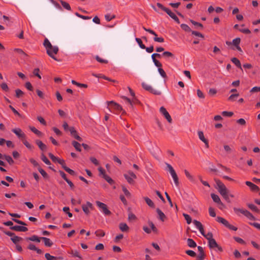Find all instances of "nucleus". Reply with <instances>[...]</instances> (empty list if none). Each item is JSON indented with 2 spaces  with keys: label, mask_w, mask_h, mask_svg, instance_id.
Instances as JSON below:
<instances>
[{
  "label": "nucleus",
  "mask_w": 260,
  "mask_h": 260,
  "mask_svg": "<svg viewBox=\"0 0 260 260\" xmlns=\"http://www.w3.org/2000/svg\"><path fill=\"white\" fill-rule=\"evenodd\" d=\"M105 19L106 20V21L109 22V21H111V20H112L113 19H114L115 18V15H111L110 14H107L105 15Z\"/></svg>",
  "instance_id": "52"
},
{
  "label": "nucleus",
  "mask_w": 260,
  "mask_h": 260,
  "mask_svg": "<svg viewBox=\"0 0 260 260\" xmlns=\"http://www.w3.org/2000/svg\"><path fill=\"white\" fill-rule=\"evenodd\" d=\"M247 206L253 212L256 213H259L260 212V210L258 209V208L253 204L249 203L247 204Z\"/></svg>",
  "instance_id": "29"
},
{
  "label": "nucleus",
  "mask_w": 260,
  "mask_h": 260,
  "mask_svg": "<svg viewBox=\"0 0 260 260\" xmlns=\"http://www.w3.org/2000/svg\"><path fill=\"white\" fill-rule=\"evenodd\" d=\"M240 38H237L235 39H234L232 41V44L234 45L235 47L239 45L240 43Z\"/></svg>",
  "instance_id": "56"
},
{
  "label": "nucleus",
  "mask_w": 260,
  "mask_h": 260,
  "mask_svg": "<svg viewBox=\"0 0 260 260\" xmlns=\"http://www.w3.org/2000/svg\"><path fill=\"white\" fill-rule=\"evenodd\" d=\"M124 177L130 184H133L135 183V179L137 178L136 175L131 171H129L126 174H124Z\"/></svg>",
  "instance_id": "5"
},
{
  "label": "nucleus",
  "mask_w": 260,
  "mask_h": 260,
  "mask_svg": "<svg viewBox=\"0 0 260 260\" xmlns=\"http://www.w3.org/2000/svg\"><path fill=\"white\" fill-rule=\"evenodd\" d=\"M244 25L243 24L241 26V27L239 28V30L244 34H249L251 31L248 28H243Z\"/></svg>",
  "instance_id": "38"
},
{
  "label": "nucleus",
  "mask_w": 260,
  "mask_h": 260,
  "mask_svg": "<svg viewBox=\"0 0 260 260\" xmlns=\"http://www.w3.org/2000/svg\"><path fill=\"white\" fill-rule=\"evenodd\" d=\"M206 239L209 241L211 240L214 239L213 238V234L211 232L208 233L207 234H205L204 231H203V234H202Z\"/></svg>",
  "instance_id": "33"
},
{
  "label": "nucleus",
  "mask_w": 260,
  "mask_h": 260,
  "mask_svg": "<svg viewBox=\"0 0 260 260\" xmlns=\"http://www.w3.org/2000/svg\"><path fill=\"white\" fill-rule=\"evenodd\" d=\"M155 56H157V57L159 58L161 56L160 54L158 53H153L151 55V58L153 60V62H154L155 66L158 68H160L162 66L161 63L159 62L155 58Z\"/></svg>",
  "instance_id": "14"
},
{
  "label": "nucleus",
  "mask_w": 260,
  "mask_h": 260,
  "mask_svg": "<svg viewBox=\"0 0 260 260\" xmlns=\"http://www.w3.org/2000/svg\"><path fill=\"white\" fill-rule=\"evenodd\" d=\"M38 171L41 173V174L43 176L44 178H47L48 177V174L42 168H39Z\"/></svg>",
  "instance_id": "59"
},
{
  "label": "nucleus",
  "mask_w": 260,
  "mask_h": 260,
  "mask_svg": "<svg viewBox=\"0 0 260 260\" xmlns=\"http://www.w3.org/2000/svg\"><path fill=\"white\" fill-rule=\"evenodd\" d=\"M75 14L77 17H78L82 19H84V20H88V19H91V17L82 15L80 14L79 13H78V12H76L75 13Z\"/></svg>",
  "instance_id": "50"
},
{
  "label": "nucleus",
  "mask_w": 260,
  "mask_h": 260,
  "mask_svg": "<svg viewBox=\"0 0 260 260\" xmlns=\"http://www.w3.org/2000/svg\"><path fill=\"white\" fill-rule=\"evenodd\" d=\"M135 40L141 49H144L145 48H146L145 46L143 44L142 40L140 38H136L135 39Z\"/></svg>",
  "instance_id": "46"
},
{
  "label": "nucleus",
  "mask_w": 260,
  "mask_h": 260,
  "mask_svg": "<svg viewBox=\"0 0 260 260\" xmlns=\"http://www.w3.org/2000/svg\"><path fill=\"white\" fill-rule=\"evenodd\" d=\"M62 210L64 212H65L66 213H67L68 215V216L69 217H72V216H73L71 212H70V211H69V210H70L69 207H64L63 208Z\"/></svg>",
  "instance_id": "55"
},
{
  "label": "nucleus",
  "mask_w": 260,
  "mask_h": 260,
  "mask_svg": "<svg viewBox=\"0 0 260 260\" xmlns=\"http://www.w3.org/2000/svg\"><path fill=\"white\" fill-rule=\"evenodd\" d=\"M216 220L217 222L223 224L226 227H227L229 223L226 219L221 217H217Z\"/></svg>",
  "instance_id": "27"
},
{
  "label": "nucleus",
  "mask_w": 260,
  "mask_h": 260,
  "mask_svg": "<svg viewBox=\"0 0 260 260\" xmlns=\"http://www.w3.org/2000/svg\"><path fill=\"white\" fill-rule=\"evenodd\" d=\"M122 98L125 101L126 103L130 104L132 107L133 106V104L136 103L137 101V100L135 98H134L133 100H131L129 99L124 96H122Z\"/></svg>",
  "instance_id": "25"
},
{
  "label": "nucleus",
  "mask_w": 260,
  "mask_h": 260,
  "mask_svg": "<svg viewBox=\"0 0 260 260\" xmlns=\"http://www.w3.org/2000/svg\"><path fill=\"white\" fill-rule=\"evenodd\" d=\"M159 111L169 123H171L172 122V119L165 108L161 107L159 109Z\"/></svg>",
  "instance_id": "10"
},
{
  "label": "nucleus",
  "mask_w": 260,
  "mask_h": 260,
  "mask_svg": "<svg viewBox=\"0 0 260 260\" xmlns=\"http://www.w3.org/2000/svg\"><path fill=\"white\" fill-rule=\"evenodd\" d=\"M40 70L39 68L35 69L33 71V74L35 76L38 77L40 79H41V76L39 74Z\"/></svg>",
  "instance_id": "60"
},
{
  "label": "nucleus",
  "mask_w": 260,
  "mask_h": 260,
  "mask_svg": "<svg viewBox=\"0 0 260 260\" xmlns=\"http://www.w3.org/2000/svg\"><path fill=\"white\" fill-rule=\"evenodd\" d=\"M10 229L18 232H26L28 231V229L24 226L15 225L10 227Z\"/></svg>",
  "instance_id": "15"
},
{
  "label": "nucleus",
  "mask_w": 260,
  "mask_h": 260,
  "mask_svg": "<svg viewBox=\"0 0 260 260\" xmlns=\"http://www.w3.org/2000/svg\"><path fill=\"white\" fill-rule=\"evenodd\" d=\"M183 215L185 219L186 220L187 223V224L191 223V222L192 221V219H191V217L188 214H187L186 213H183Z\"/></svg>",
  "instance_id": "47"
},
{
  "label": "nucleus",
  "mask_w": 260,
  "mask_h": 260,
  "mask_svg": "<svg viewBox=\"0 0 260 260\" xmlns=\"http://www.w3.org/2000/svg\"><path fill=\"white\" fill-rule=\"evenodd\" d=\"M110 184H113L114 183V180L109 176L104 175V178Z\"/></svg>",
  "instance_id": "54"
},
{
  "label": "nucleus",
  "mask_w": 260,
  "mask_h": 260,
  "mask_svg": "<svg viewBox=\"0 0 260 260\" xmlns=\"http://www.w3.org/2000/svg\"><path fill=\"white\" fill-rule=\"evenodd\" d=\"M50 2L52 3L55 7L56 8L59 10H62L61 7L56 1L54 0H50Z\"/></svg>",
  "instance_id": "53"
},
{
  "label": "nucleus",
  "mask_w": 260,
  "mask_h": 260,
  "mask_svg": "<svg viewBox=\"0 0 260 260\" xmlns=\"http://www.w3.org/2000/svg\"><path fill=\"white\" fill-rule=\"evenodd\" d=\"M60 3L61 4L62 7L66 10H68V11H70L71 10V8L70 6V5L66 2H64L62 0H59Z\"/></svg>",
  "instance_id": "37"
},
{
  "label": "nucleus",
  "mask_w": 260,
  "mask_h": 260,
  "mask_svg": "<svg viewBox=\"0 0 260 260\" xmlns=\"http://www.w3.org/2000/svg\"><path fill=\"white\" fill-rule=\"evenodd\" d=\"M166 12L167 13L168 15H169L170 17H171L172 19H174V18L176 16L174 13H173L170 9L168 8L166 10Z\"/></svg>",
  "instance_id": "64"
},
{
  "label": "nucleus",
  "mask_w": 260,
  "mask_h": 260,
  "mask_svg": "<svg viewBox=\"0 0 260 260\" xmlns=\"http://www.w3.org/2000/svg\"><path fill=\"white\" fill-rule=\"evenodd\" d=\"M158 71L159 72V73L160 74V75L163 77V78H166L167 77V75H166V74L165 73V72L164 71V70L161 69L160 67V68H158Z\"/></svg>",
  "instance_id": "63"
},
{
  "label": "nucleus",
  "mask_w": 260,
  "mask_h": 260,
  "mask_svg": "<svg viewBox=\"0 0 260 260\" xmlns=\"http://www.w3.org/2000/svg\"><path fill=\"white\" fill-rule=\"evenodd\" d=\"M96 204L100 208L101 212H102L105 215H110L111 212L108 210L107 205L100 201H96Z\"/></svg>",
  "instance_id": "6"
},
{
  "label": "nucleus",
  "mask_w": 260,
  "mask_h": 260,
  "mask_svg": "<svg viewBox=\"0 0 260 260\" xmlns=\"http://www.w3.org/2000/svg\"><path fill=\"white\" fill-rule=\"evenodd\" d=\"M208 245L210 249H214L216 251H222V249L221 246L218 245L215 240L214 239L213 240H210L208 242Z\"/></svg>",
  "instance_id": "7"
},
{
  "label": "nucleus",
  "mask_w": 260,
  "mask_h": 260,
  "mask_svg": "<svg viewBox=\"0 0 260 260\" xmlns=\"http://www.w3.org/2000/svg\"><path fill=\"white\" fill-rule=\"evenodd\" d=\"M243 214L247 218L250 220H255L254 217L253 215L248 210H245V211H243Z\"/></svg>",
  "instance_id": "26"
},
{
  "label": "nucleus",
  "mask_w": 260,
  "mask_h": 260,
  "mask_svg": "<svg viewBox=\"0 0 260 260\" xmlns=\"http://www.w3.org/2000/svg\"><path fill=\"white\" fill-rule=\"evenodd\" d=\"M156 212L158 215L159 219L161 221H164L166 218V216L165 214L159 208L156 209Z\"/></svg>",
  "instance_id": "21"
},
{
  "label": "nucleus",
  "mask_w": 260,
  "mask_h": 260,
  "mask_svg": "<svg viewBox=\"0 0 260 260\" xmlns=\"http://www.w3.org/2000/svg\"><path fill=\"white\" fill-rule=\"evenodd\" d=\"M218 192L228 203L231 202L230 197L234 198V196L232 194L229 193V191L225 186V185L219 180H215Z\"/></svg>",
  "instance_id": "1"
},
{
  "label": "nucleus",
  "mask_w": 260,
  "mask_h": 260,
  "mask_svg": "<svg viewBox=\"0 0 260 260\" xmlns=\"http://www.w3.org/2000/svg\"><path fill=\"white\" fill-rule=\"evenodd\" d=\"M184 173H185V175L186 176V177L191 182H194V177H193V176H192L190 173L187 170H184Z\"/></svg>",
  "instance_id": "35"
},
{
  "label": "nucleus",
  "mask_w": 260,
  "mask_h": 260,
  "mask_svg": "<svg viewBox=\"0 0 260 260\" xmlns=\"http://www.w3.org/2000/svg\"><path fill=\"white\" fill-rule=\"evenodd\" d=\"M11 240L15 244H17L19 242L22 240V238L15 235L13 237L11 238Z\"/></svg>",
  "instance_id": "34"
},
{
  "label": "nucleus",
  "mask_w": 260,
  "mask_h": 260,
  "mask_svg": "<svg viewBox=\"0 0 260 260\" xmlns=\"http://www.w3.org/2000/svg\"><path fill=\"white\" fill-rule=\"evenodd\" d=\"M29 129L31 130L32 132L35 133L37 136L39 137H42L43 136V133L41 131L38 130L35 127L29 126Z\"/></svg>",
  "instance_id": "28"
},
{
  "label": "nucleus",
  "mask_w": 260,
  "mask_h": 260,
  "mask_svg": "<svg viewBox=\"0 0 260 260\" xmlns=\"http://www.w3.org/2000/svg\"><path fill=\"white\" fill-rule=\"evenodd\" d=\"M209 215L211 216V217H215L216 216V213L215 212V210L214 209L212 208V207H210L209 208Z\"/></svg>",
  "instance_id": "62"
},
{
  "label": "nucleus",
  "mask_w": 260,
  "mask_h": 260,
  "mask_svg": "<svg viewBox=\"0 0 260 260\" xmlns=\"http://www.w3.org/2000/svg\"><path fill=\"white\" fill-rule=\"evenodd\" d=\"M41 239L44 242V244L47 247H51L53 245V242L50 239L46 237H41Z\"/></svg>",
  "instance_id": "22"
},
{
  "label": "nucleus",
  "mask_w": 260,
  "mask_h": 260,
  "mask_svg": "<svg viewBox=\"0 0 260 260\" xmlns=\"http://www.w3.org/2000/svg\"><path fill=\"white\" fill-rule=\"evenodd\" d=\"M166 166L168 171H169L173 179L175 185L176 186H178L179 184V179L175 170L174 169L173 167L169 164L166 163Z\"/></svg>",
  "instance_id": "3"
},
{
  "label": "nucleus",
  "mask_w": 260,
  "mask_h": 260,
  "mask_svg": "<svg viewBox=\"0 0 260 260\" xmlns=\"http://www.w3.org/2000/svg\"><path fill=\"white\" fill-rule=\"evenodd\" d=\"M73 146L75 147L76 150L80 152L81 151V144L76 141H73L72 143Z\"/></svg>",
  "instance_id": "39"
},
{
  "label": "nucleus",
  "mask_w": 260,
  "mask_h": 260,
  "mask_svg": "<svg viewBox=\"0 0 260 260\" xmlns=\"http://www.w3.org/2000/svg\"><path fill=\"white\" fill-rule=\"evenodd\" d=\"M36 143L42 151H46L47 150V146L45 144H44L41 141L39 140H36Z\"/></svg>",
  "instance_id": "20"
},
{
  "label": "nucleus",
  "mask_w": 260,
  "mask_h": 260,
  "mask_svg": "<svg viewBox=\"0 0 260 260\" xmlns=\"http://www.w3.org/2000/svg\"><path fill=\"white\" fill-rule=\"evenodd\" d=\"M14 50L20 54L23 59H25L27 57V55L21 49L16 48Z\"/></svg>",
  "instance_id": "23"
},
{
  "label": "nucleus",
  "mask_w": 260,
  "mask_h": 260,
  "mask_svg": "<svg viewBox=\"0 0 260 260\" xmlns=\"http://www.w3.org/2000/svg\"><path fill=\"white\" fill-rule=\"evenodd\" d=\"M187 245L191 248H194L197 246L196 243L192 239L188 238L187 240Z\"/></svg>",
  "instance_id": "32"
},
{
  "label": "nucleus",
  "mask_w": 260,
  "mask_h": 260,
  "mask_svg": "<svg viewBox=\"0 0 260 260\" xmlns=\"http://www.w3.org/2000/svg\"><path fill=\"white\" fill-rule=\"evenodd\" d=\"M92 76H93L96 78H103L107 80L111 81V80L110 78H109L107 77L106 76L103 75L102 74H92Z\"/></svg>",
  "instance_id": "51"
},
{
  "label": "nucleus",
  "mask_w": 260,
  "mask_h": 260,
  "mask_svg": "<svg viewBox=\"0 0 260 260\" xmlns=\"http://www.w3.org/2000/svg\"><path fill=\"white\" fill-rule=\"evenodd\" d=\"M231 61L233 63H234L238 68H240L241 70H242L241 64L240 60L236 57H234L231 59Z\"/></svg>",
  "instance_id": "30"
},
{
  "label": "nucleus",
  "mask_w": 260,
  "mask_h": 260,
  "mask_svg": "<svg viewBox=\"0 0 260 260\" xmlns=\"http://www.w3.org/2000/svg\"><path fill=\"white\" fill-rule=\"evenodd\" d=\"M162 55L167 58H169V57H171V58H175L174 55L173 53H172L171 52H169V51L164 52L162 53Z\"/></svg>",
  "instance_id": "43"
},
{
  "label": "nucleus",
  "mask_w": 260,
  "mask_h": 260,
  "mask_svg": "<svg viewBox=\"0 0 260 260\" xmlns=\"http://www.w3.org/2000/svg\"><path fill=\"white\" fill-rule=\"evenodd\" d=\"M12 132L14 133L20 139H22L23 140L26 138L25 134L20 128L12 129Z\"/></svg>",
  "instance_id": "12"
},
{
  "label": "nucleus",
  "mask_w": 260,
  "mask_h": 260,
  "mask_svg": "<svg viewBox=\"0 0 260 260\" xmlns=\"http://www.w3.org/2000/svg\"><path fill=\"white\" fill-rule=\"evenodd\" d=\"M198 136L199 139L205 143L206 147L208 148L209 147L208 142L207 140L205 139L203 132L202 131L198 132Z\"/></svg>",
  "instance_id": "16"
},
{
  "label": "nucleus",
  "mask_w": 260,
  "mask_h": 260,
  "mask_svg": "<svg viewBox=\"0 0 260 260\" xmlns=\"http://www.w3.org/2000/svg\"><path fill=\"white\" fill-rule=\"evenodd\" d=\"M43 45L46 50L47 54L55 60H58L54 55L58 53V47L56 46H53L47 38L44 40Z\"/></svg>",
  "instance_id": "2"
},
{
  "label": "nucleus",
  "mask_w": 260,
  "mask_h": 260,
  "mask_svg": "<svg viewBox=\"0 0 260 260\" xmlns=\"http://www.w3.org/2000/svg\"><path fill=\"white\" fill-rule=\"evenodd\" d=\"M143 28L145 31L154 36V38L153 39L155 42L159 43H162L164 42V39L162 37H157V35H156L155 32L153 30L151 29L146 28L145 27H143Z\"/></svg>",
  "instance_id": "11"
},
{
  "label": "nucleus",
  "mask_w": 260,
  "mask_h": 260,
  "mask_svg": "<svg viewBox=\"0 0 260 260\" xmlns=\"http://www.w3.org/2000/svg\"><path fill=\"white\" fill-rule=\"evenodd\" d=\"M211 197L214 202L216 203L219 205H222V206H224V204L222 203V202L220 200V199L219 198L218 195L214 193H211Z\"/></svg>",
  "instance_id": "17"
},
{
  "label": "nucleus",
  "mask_w": 260,
  "mask_h": 260,
  "mask_svg": "<svg viewBox=\"0 0 260 260\" xmlns=\"http://www.w3.org/2000/svg\"><path fill=\"white\" fill-rule=\"evenodd\" d=\"M193 223L194 224V225L196 226V228L199 230V231L200 232L201 234H203V231L204 230V228H203V225L202 224V223L200 221H199L197 220H194L193 221Z\"/></svg>",
  "instance_id": "18"
},
{
  "label": "nucleus",
  "mask_w": 260,
  "mask_h": 260,
  "mask_svg": "<svg viewBox=\"0 0 260 260\" xmlns=\"http://www.w3.org/2000/svg\"><path fill=\"white\" fill-rule=\"evenodd\" d=\"M245 184L249 186L251 190L254 191H257L259 190V187L255 185L254 184L252 183V182L250 181H246Z\"/></svg>",
  "instance_id": "19"
},
{
  "label": "nucleus",
  "mask_w": 260,
  "mask_h": 260,
  "mask_svg": "<svg viewBox=\"0 0 260 260\" xmlns=\"http://www.w3.org/2000/svg\"><path fill=\"white\" fill-rule=\"evenodd\" d=\"M41 239V238H39L36 235H33L31 237L27 238V239H26L27 240L37 242L38 243H39L40 242Z\"/></svg>",
  "instance_id": "31"
},
{
  "label": "nucleus",
  "mask_w": 260,
  "mask_h": 260,
  "mask_svg": "<svg viewBox=\"0 0 260 260\" xmlns=\"http://www.w3.org/2000/svg\"><path fill=\"white\" fill-rule=\"evenodd\" d=\"M69 131L72 136L75 139L80 142L82 141V139L78 135L77 131L75 129L74 127H70Z\"/></svg>",
  "instance_id": "13"
},
{
  "label": "nucleus",
  "mask_w": 260,
  "mask_h": 260,
  "mask_svg": "<svg viewBox=\"0 0 260 260\" xmlns=\"http://www.w3.org/2000/svg\"><path fill=\"white\" fill-rule=\"evenodd\" d=\"M181 28L187 32H190L191 31V29L190 27L186 24H182L180 25Z\"/></svg>",
  "instance_id": "48"
},
{
  "label": "nucleus",
  "mask_w": 260,
  "mask_h": 260,
  "mask_svg": "<svg viewBox=\"0 0 260 260\" xmlns=\"http://www.w3.org/2000/svg\"><path fill=\"white\" fill-rule=\"evenodd\" d=\"M22 140V142L23 144L26 146V148H27L29 150H31L33 149L34 146L31 145L28 142H27L25 139H23Z\"/></svg>",
  "instance_id": "40"
},
{
  "label": "nucleus",
  "mask_w": 260,
  "mask_h": 260,
  "mask_svg": "<svg viewBox=\"0 0 260 260\" xmlns=\"http://www.w3.org/2000/svg\"><path fill=\"white\" fill-rule=\"evenodd\" d=\"M82 208L84 213L86 215H88L90 210H93V206L90 202H87L86 204L82 205Z\"/></svg>",
  "instance_id": "9"
},
{
  "label": "nucleus",
  "mask_w": 260,
  "mask_h": 260,
  "mask_svg": "<svg viewBox=\"0 0 260 260\" xmlns=\"http://www.w3.org/2000/svg\"><path fill=\"white\" fill-rule=\"evenodd\" d=\"M49 156L50 158L52 159V160L54 162H57L58 161V160H59L60 158H58V157L55 156L53 154H52L51 153H49Z\"/></svg>",
  "instance_id": "58"
},
{
  "label": "nucleus",
  "mask_w": 260,
  "mask_h": 260,
  "mask_svg": "<svg viewBox=\"0 0 260 260\" xmlns=\"http://www.w3.org/2000/svg\"><path fill=\"white\" fill-rule=\"evenodd\" d=\"M70 253L74 257H77L80 259H82V256L77 250H72Z\"/></svg>",
  "instance_id": "44"
},
{
  "label": "nucleus",
  "mask_w": 260,
  "mask_h": 260,
  "mask_svg": "<svg viewBox=\"0 0 260 260\" xmlns=\"http://www.w3.org/2000/svg\"><path fill=\"white\" fill-rule=\"evenodd\" d=\"M136 216H135V215H134L132 212H129L128 213V219L129 221H134V220H136Z\"/></svg>",
  "instance_id": "61"
},
{
  "label": "nucleus",
  "mask_w": 260,
  "mask_h": 260,
  "mask_svg": "<svg viewBox=\"0 0 260 260\" xmlns=\"http://www.w3.org/2000/svg\"><path fill=\"white\" fill-rule=\"evenodd\" d=\"M144 199L145 200L146 204L150 207L154 208V204L152 201L148 197H144Z\"/></svg>",
  "instance_id": "36"
},
{
  "label": "nucleus",
  "mask_w": 260,
  "mask_h": 260,
  "mask_svg": "<svg viewBox=\"0 0 260 260\" xmlns=\"http://www.w3.org/2000/svg\"><path fill=\"white\" fill-rule=\"evenodd\" d=\"M45 258L47 259V260H56L57 259H58V258L57 257H55L54 256H52V255H51L49 253H46L45 254ZM58 258L60 259L61 258V257H58Z\"/></svg>",
  "instance_id": "41"
},
{
  "label": "nucleus",
  "mask_w": 260,
  "mask_h": 260,
  "mask_svg": "<svg viewBox=\"0 0 260 260\" xmlns=\"http://www.w3.org/2000/svg\"><path fill=\"white\" fill-rule=\"evenodd\" d=\"M119 228L121 231L123 232H127L129 230V227L125 223H120L119 224Z\"/></svg>",
  "instance_id": "24"
},
{
  "label": "nucleus",
  "mask_w": 260,
  "mask_h": 260,
  "mask_svg": "<svg viewBox=\"0 0 260 260\" xmlns=\"http://www.w3.org/2000/svg\"><path fill=\"white\" fill-rule=\"evenodd\" d=\"M107 103H108L107 108L111 112V111L110 110V108H113L114 109L117 110V111H120L122 110V107L120 105H119L118 104H117L113 101L108 102Z\"/></svg>",
  "instance_id": "8"
},
{
  "label": "nucleus",
  "mask_w": 260,
  "mask_h": 260,
  "mask_svg": "<svg viewBox=\"0 0 260 260\" xmlns=\"http://www.w3.org/2000/svg\"><path fill=\"white\" fill-rule=\"evenodd\" d=\"M4 158L8 162L10 165H13L14 162L12 158L9 155H5L4 156Z\"/></svg>",
  "instance_id": "42"
},
{
  "label": "nucleus",
  "mask_w": 260,
  "mask_h": 260,
  "mask_svg": "<svg viewBox=\"0 0 260 260\" xmlns=\"http://www.w3.org/2000/svg\"><path fill=\"white\" fill-rule=\"evenodd\" d=\"M95 234L98 237H103L105 235V232L101 230H97L95 232Z\"/></svg>",
  "instance_id": "49"
},
{
  "label": "nucleus",
  "mask_w": 260,
  "mask_h": 260,
  "mask_svg": "<svg viewBox=\"0 0 260 260\" xmlns=\"http://www.w3.org/2000/svg\"><path fill=\"white\" fill-rule=\"evenodd\" d=\"M16 96L17 98H20L24 94V92L20 89H17L15 90Z\"/></svg>",
  "instance_id": "57"
},
{
  "label": "nucleus",
  "mask_w": 260,
  "mask_h": 260,
  "mask_svg": "<svg viewBox=\"0 0 260 260\" xmlns=\"http://www.w3.org/2000/svg\"><path fill=\"white\" fill-rule=\"evenodd\" d=\"M41 159L46 165H49L51 164L50 161L48 159L44 153H42L41 154Z\"/></svg>",
  "instance_id": "45"
},
{
  "label": "nucleus",
  "mask_w": 260,
  "mask_h": 260,
  "mask_svg": "<svg viewBox=\"0 0 260 260\" xmlns=\"http://www.w3.org/2000/svg\"><path fill=\"white\" fill-rule=\"evenodd\" d=\"M142 85L143 88L146 90L148 91L149 92L155 95H160L161 93V91L153 88L151 85L148 84L146 83L143 82L142 83Z\"/></svg>",
  "instance_id": "4"
}]
</instances>
